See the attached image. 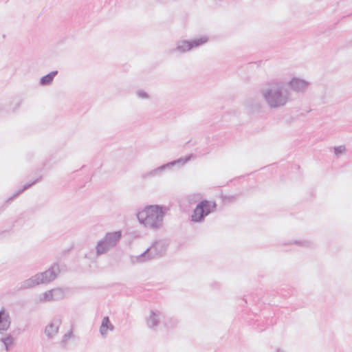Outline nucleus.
I'll return each mask as SVG.
<instances>
[{
    "label": "nucleus",
    "mask_w": 352,
    "mask_h": 352,
    "mask_svg": "<svg viewBox=\"0 0 352 352\" xmlns=\"http://www.w3.org/2000/svg\"><path fill=\"white\" fill-rule=\"evenodd\" d=\"M261 94L271 109L284 107L290 100V92L286 85L280 81H272L261 90Z\"/></svg>",
    "instance_id": "1"
},
{
    "label": "nucleus",
    "mask_w": 352,
    "mask_h": 352,
    "mask_svg": "<svg viewBox=\"0 0 352 352\" xmlns=\"http://www.w3.org/2000/svg\"><path fill=\"white\" fill-rule=\"evenodd\" d=\"M167 208L160 205H149L137 213V218L141 224L153 230L162 226Z\"/></svg>",
    "instance_id": "2"
},
{
    "label": "nucleus",
    "mask_w": 352,
    "mask_h": 352,
    "mask_svg": "<svg viewBox=\"0 0 352 352\" xmlns=\"http://www.w3.org/2000/svg\"><path fill=\"white\" fill-rule=\"evenodd\" d=\"M201 199L202 195L201 193H194L186 197V201L189 204H194L199 201L190 216V221L192 222H203L208 215L217 209L216 202H212L207 199L201 200Z\"/></svg>",
    "instance_id": "3"
},
{
    "label": "nucleus",
    "mask_w": 352,
    "mask_h": 352,
    "mask_svg": "<svg viewBox=\"0 0 352 352\" xmlns=\"http://www.w3.org/2000/svg\"><path fill=\"white\" fill-rule=\"evenodd\" d=\"M168 243L164 240L155 241L143 253L136 257V262H144L165 255Z\"/></svg>",
    "instance_id": "4"
},
{
    "label": "nucleus",
    "mask_w": 352,
    "mask_h": 352,
    "mask_svg": "<svg viewBox=\"0 0 352 352\" xmlns=\"http://www.w3.org/2000/svg\"><path fill=\"white\" fill-rule=\"evenodd\" d=\"M194 157L193 154H190L188 155H186L184 157H180L176 160H173L172 162H168L165 164H163L155 169H153L150 171L144 173L141 175V177L143 179L152 178L155 177H159L162 175L164 171L166 170H170L175 165H179L183 166L186 163H187L188 161L190 160L192 157Z\"/></svg>",
    "instance_id": "5"
},
{
    "label": "nucleus",
    "mask_w": 352,
    "mask_h": 352,
    "mask_svg": "<svg viewBox=\"0 0 352 352\" xmlns=\"http://www.w3.org/2000/svg\"><path fill=\"white\" fill-rule=\"evenodd\" d=\"M208 38L206 36H202L197 38L191 39L189 41L183 40L177 43V47L173 51H179L181 53L186 52L193 48L198 47L208 41Z\"/></svg>",
    "instance_id": "6"
},
{
    "label": "nucleus",
    "mask_w": 352,
    "mask_h": 352,
    "mask_svg": "<svg viewBox=\"0 0 352 352\" xmlns=\"http://www.w3.org/2000/svg\"><path fill=\"white\" fill-rule=\"evenodd\" d=\"M60 272L59 265L54 263L48 270L43 272L38 273L42 279V284H47L54 280Z\"/></svg>",
    "instance_id": "7"
},
{
    "label": "nucleus",
    "mask_w": 352,
    "mask_h": 352,
    "mask_svg": "<svg viewBox=\"0 0 352 352\" xmlns=\"http://www.w3.org/2000/svg\"><path fill=\"white\" fill-rule=\"evenodd\" d=\"M309 85V82L298 78H293L288 82V85L291 89L296 92H304Z\"/></svg>",
    "instance_id": "8"
},
{
    "label": "nucleus",
    "mask_w": 352,
    "mask_h": 352,
    "mask_svg": "<svg viewBox=\"0 0 352 352\" xmlns=\"http://www.w3.org/2000/svg\"><path fill=\"white\" fill-rule=\"evenodd\" d=\"M61 324L60 318H54L52 322L46 326L45 333L49 339H52L58 333L59 327Z\"/></svg>",
    "instance_id": "9"
},
{
    "label": "nucleus",
    "mask_w": 352,
    "mask_h": 352,
    "mask_svg": "<svg viewBox=\"0 0 352 352\" xmlns=\"http://www.w3.org/2000/svg\"><path fill=\"white\" fill-rule=\"evenodd\" d=\"M41 275L38 273L32 276L30 278H28L23 281H22L20 284L19 289H28L32 288L35 286H37L40 284H42L41 278H40Z\"/></svg>",
    "instance_id": "10"
},
{
    "label": "nucleus",
    "mask_w": 352,
    "mask_h": 352,
    "mask_svg": "<svg viewBox=\"0 0 352 352\" xmlns=\"http://www.w3.org/2000/svg\"><path fill=\"white\" fill-rule=\"evenodd\" d=\"M122 236L121 231H114L111 232H107L104 237L102 239L109 245L113 248L116 246L117 243L120 241Z\"/></svg>",
    "instance_id": "11"
},
{
    "label": "nucleus",
    "mask_w": 352,
    "mask_h": 352,
    "mask_svg": "<svg viewBox=\"0 0 352 352\" xmlns=\"http://www.w3.org/2000/svg\"><path fill=\"white\" fill-rule=\"evenodd\" d=\"M11 324L10 317L4 308L0 310V333L7 331Z\"/></svg>",
    "instance_id": "12"
},
{
    "label": "nucleus",
    "mask_w": 352,
    "mask_h": 352,
    "mask_svg": "<svg viewBox=\"0 0 352 352\" xmlns=\"http://www.w3.org/2000/svg\"><path fill=\"white\" fill-rule=\"evenodd\" d=\"M58 74V71H52L49 74L42 76L39 80V83L42 86H47L52 84L54 77Z\"/></svg>",
    "instance_id": "13"
},
{
    "label": "nucleus",
    "mask_w": 352,
    "mask_h": 352,
    "mask_svg": "<svg viewBox=\"0 0 352 352\" xmlns=\"http://www.w3.org/2000/svg\"><path fill=\"white\" fill-rule=\"evenodd\" d=\"M111 248H112L111 246L109 245L108 243H107L102 239L100 240L96 246V254L98 256L105 254Z\"/></svg>",
    "instance_id": "14"
},
{
    "label": "nucleus",
    "mask_w": 352,
    "mask_h": 352,
    "mask_svg": "<svg viewBox=\"0 0 352 352\" xmlns=\"http://www.w3.org/2000/svg\"><path fill=\"white\" fill-rule=\"evenodd\" d=\"M108 329L113 330V326L111 324L109 317L105 316L103 318L100 327V332L101 335L105 336Z\"/></svg>",
    "instance_id": "15"
},
{
    "label": "nucleus",
    "mask_w": 352,
    "mask_h": 352,
    "mask_svg": "<svg viewBox=\"0 0 352 352\" xmlns=\"http://www.w3.org/2000/svg\"><path fill=\"white\" fill-rule=\"evenodd\" d=\"M42 179V177H39L38 178H37L36 179L34 180L33 182H30V183H28L26 184H25L21 188H20L18 191H16L15 193H14L10 198L9 199H13L14 198H16V197H18L19 195H21L22 192H23L25 190H28V188H30V187H32L33 185L36 184L37 182H38L39 181H41Z\"/></svg>",
    "instance_id": "16"
},
{
    "label": "nucleus",
    "mask_w": 352,
    "mask_h": 352,
    "mask_svg": "<svg viewBox=\"0 0 352 352\" xmlns=\"http://www.w3.org/2000/svg\"><path fill=\"white\" fill-rule=\"evenodd\" d=\"M160 322L159 316L157 312L154 311H151L149 318L147 319V325L149 328H154L158 325Z\"/></svg>",
    "instance_id": "17"
},
{
    "label": "nucleus",
    "mask_w": 352,
    "mask_h": 352,
    "mask_svg": "<svg viewBox=\"0 0 352 352\" xmlns=\"http://www.w3.org/2000/svg\"><path fill=\"white\" fill-rule=\"evenodd\" d=\"M0 340L4 344L6 351H10L14 344V338L10 334H8L6 336L1 338Z\"/></svg>",
    "instance_id": "18"
},
{
    "label": "nucleus",
    "mask_w": 352,
    "mask_h": 352,
    "mask_svg": "<svg viewBox=\"0 0 352 352\" xmlns=\"http://www.w3.org/2000/svg\"><path fill=\"white\" fill-rule=\"evenodd\" d=\"M246 105L252 111H256L261 109V104L256 100H249L246 102Z\"/></svg>",
    "instance_id": "19"
},
{
    "label": "nucleus",
    "mask_w": 352,
    "mask_h": 352,
    "mask_svg": "<svg viewBox=\"0 0 352 352\" xmlns=\"http://www.w3.org/2000/svg\"><path fill=\"white\" fill-rule=\"evenodd\" d=\"M52 292L53 300H59L63 299L64 297V292L60 288L53 289Z\"/></svg>",
    "instance_id": "20"
},
{
    "label": "nucleus",
    "mask_w": 352,
    "mask_h": 352,
    "mask_svg": "<svg viewBox=\"0 0 352 352\" xmlns=\"http://www.w3.org/2000/svg\"><path fill=\"white\" fill-rule=\"evenodd\" d=\"M238 197V195H223L221 198L224 204H230L234 202Z\"/></svg>",
    "instance_id": "21"
},
{
    "label": "nucleus",
    "mask_w": 352,
    "mask_h": 352,
    "mask_svg": "<svg viewBox=\"0 0 352 352\" xmlns=\"http://www.w3.org/2000/svg\"><path fill=\"white\" fill-rule=\"evenodd\" d=\"M177 323H178V321L177 319L171 318L168 319V321L165 322V325L166 327H173L177 325Z\"/></svg>",
    "instance_id": "22"
},
{
    "label": "nucleus",
    "mask_w": 352,
    "mask_h": 352,
    "mask_svg": "<svg viewBox=\"0 0 352 352\" xmlns=\"http://www.w3.org/2000/svg\"><path fill=\"white\" fill-rule=\"evenodd\" d=\"M294 243L295 244H300L302 246L309 248L311 247L313 245V243L309 241H294Z\"/></svg>",
    "instance_id": "23"
},
{
    "label": "nucleus",
    "mask_w": 352,
    "mask_h": 352,
    "mask_svg": "<svg viewBox=\"0 0 352 352\" xmlns=\"http://www.w3.org/2000/svg\"><path fill=\"white\" fill-rule=\"evenodd\" d=\"M52 289L47 291L43 293V299L47 301L53 300L52 299Z\"/></svg>",
    "instance_id": "24"
},
{
    "label": "nucleus",
    "mask_w": 352,
    "mask_h": 352,
    "mask_svg": "<svg viewBox=\"0 0 352 352\" xmlns=\"http://www.w3.org/2000/svg\"><path fill=\"white\" fill-rule=\"evenodd\" d=\"M345 151L344 146H339L334 147V153L336 155H338Z\"/></svg>",
    "instance_id": "25"
},
{
    "label": "nucleus",
    "mask_w": 352,
    "mask_h": 352,
    "mask_svg": "<svg viewBox=\"0 0 352 352\" xmlns=\"http://www.w3.org/2000/svg\"><path fill=\"white\" fill-rule=\"evenodd\" d=\"M137 95L138 96V97H140L141 98H148V94L142 90L138 91Z\"/></svg>",
    "instance_id": "26"
},
{
    "label": "nucleus",
    "mask_w": 352,
    "mask_h": 352,
    "mask_svg": "<svg viewBox=\"0 0 352 352\" xmlns=\"http://www.w3.org/2000/svg\"><path fill=\"white\" fill-rule=\"evenodd\" d=\"M72 334V331H69V332H67V333H65L63 336V342L65 341L67 338H70Z\"/></svg>",
    "instance_id": "27"
},
{
    "label": "nucleus",
    "mask_w": 352,
    "mask_h": 352,
    "mask_svg": "<svg viewBox=\"0 0 352 352\" xmlns=\"http://www.w3.org/2000/svg\"><path fill=\"white\" fill-rule=\"evenodd\" d=\"M277 352H283V351H281L280 349H277Z\"/></svg>",
    "instance_id": "28"
},
{
    "label": "nucleus",
    "mask_w": 352,
    "mask_h": 352,
    "mask_svg": "<svg viewBox=\"0 0 352 352\" xmlns=\"http://www.w3.org/2000/svg\"><path fill=\"white\" fill-rule=\"evenodd\" d=\"M243 301H244L245 303H247V301L245 299H243Z\"/></svg>",
    "instance_id": "29"
},
{
    "label": "nucleus",
    "mask_w": 352,
    "mask_h": 352,
    "mask_svg": "<svg viewBox=\"0 0 352 352\" xmlns=\"http://www.w3.org/2000/svg\"><path fill=\"white\" fill-rule=\"evenodd\" d=\"M351 43L352 44V40L351 41Z\"/></svg>",
    "instance_id": "30"
}]
</instances>
